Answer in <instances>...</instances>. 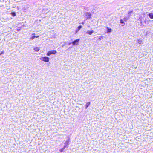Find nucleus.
Listing matches in <instances>:
<instances>
[{"mask_svg": "<svg viewBox=\"0 0 153 153\" xmlns=\"http://www.w3.org/2000/svg\"><path fill=\"white\" fill-rule=\"evenodd\" d=\"M82 24H84V23H82Z\"/></svg>", "mask_w": 153, "mask_h": 153, "instance_id": "412c9836", "label": "nucleus"}, {"mask_svg": "<svg viewBox=\"0 0 153 153\" xmlns=\"http://www.w3.org/2000/svg\"><path fill=\"white\" fill-rule=\"evenodd\" d=\"M137 42L138 43H139V44H141V43H142V41L141 40H140V39H138V40H137Z\"/></svg>", "mask_w": 153, "mask_h": 153, "instance_id": "ddd939ff", "label": "nucleus"}, {"mask_svg": "<svg viewBox=\"0 0 153 153\" xmlns=\"http://www.w3.org/2000/svg\"><path fill=\"white\" fill-rule=\"evenodd\" d=\"M82 27L81 25H79L78 27V30H79Z\"/></svg>", "mask_w": 153, "mask_h": 153, "instance_id": "dca6fc26", "label": "nucleus"}, {"mask_svg": "<svg viewBox=\"0 0 153 153\" xmlns=\"http://www.w3.org/2000/svg\"><path fill=\"white\" fill-rule=\"evenodd\" d=\"M94 32V31L93 30H92L91 31L90 30H87L86 32V33L88 34L89 35H91Z\"/></svg>", "mask_w": 153, "mask_h": 153, "instance_id": "0eeeda50", "label": "nucleus"}, {"mask_svg": "<svg viewBox=\"0 0 153 153\" xmlns=\"http://www.w3.org/2000/svg\"><path fill=\"white\" fill-rule=\"evenodd\" d=\"M85 17L86 18V19L88 18H90L91 15L89 12H87L85 14Z\"/></svg>", "mask_w": 153, "mask_h": 153, "instance_id": "20e7f679", "label": "nucleus"}, {"mask_svg": "<svg viewBox=\"0 0 153 153\" xmlns=\"http://www.w3.org/2000/svg\"><path fill=\"white\" fill-rule=\"evenodd\" d=\"M35 37H36V36H33L32 37H31V39L33 40L35 38Z\"/></svg>", "mask_w": 153, "mask_h": 153, "instance_id": "f3484780", "label": "nucleus"}, {"mask_svg": "<svg viewBox=\"0 0 153 153\" xmlns=\"http://www.w3.org/2000/svg\"><path fill=\"white\" fill-rule=\"evenodd\" d=\"M65 148H66V146H64V147H63V148H62L60 150H59L60 152H63V151H64V149Z\"/></svg>", "mask_w": 153, "mask_h": 153, "instance_id": "f8f14e48", "label": "nucleus"}, {"mask_svg": "<svg viewBox=\"0 0 153 153\" xmlns=\"http://www.w3.org/2000/svg\"><path fill=\"white\" fill-rule=\"evenodd\" d=\"M149 17L151 19H153V14L152 13H150L149 14Z\"/></svg>", "mask_w": 153, "mask_h": 153, "instance_id": "9d476101", "label": "nucleus"}, {"mask_svg": "<svg viewBox=\"0 0 153 153\" xmlns=\"http://www.w3.org/2000/svg\"><path fill=\"white\" fill-rule=\"evenodd\" d=\"M90 104V102H88L86 103L85 105V108L87 109V108L89 106Z\"/></svg>", "mask_w": 153, "mask_h": 153, "instance_id": "1a4fd4ad", "label": "nucleus"}, {"mask_svg": "<svg viewBox=\"0 0 153 153\" xmlns=\"http://www.w3.org/2000/svg\"><path fill=\"white\" fill-rule=\"evenodd\" d=\"M106 28L107 29V32L108 33H110L111 32L112 29H111V28H109L108 27H107Z\"/></svg>", "mask_w": 153, "mask_h": 153, "instance_id": "6e6552de", "label": "nucleus"}, {"mask_svg": "<svg viewBox=\"0 0 153 153\" xmlns=\"http://www.w3.org/2000/svg\"><path fill=\"white\" fill-rule=\"evenodd\" d=\"M120 23L121 24H123L124 25L125 24V23L124 22V21L122 19H121L120 20Z\"/></svg>", "mask_w": 153, "mask_h": 153, "instance_id": "4468645a", "label": "nucleus"}, {"mask_svg": "<svg viewBox=\"0 0 153 153\" xmlns=\"http://www.w3.org/2000/svg\"><path fill=\"white\" fill-rule=\"evenodd\" d=\"M57 52L56 50H51L49 51L47 54V56H50L51 54H55Z\"/></svg>", "mask_w": 153, "mask_h": 153, "instance_id": "f03ea898", "label": "nucleus"}, {"mask_svg": "<svg viewBox=\"0 0 153 153\" xmlns=\"http://www.w3.org/2000/svg\"><path fill=\"white\" fill-rule=\"evenodd\" d=\"M67 140H68L66 141L64 143L65 146H66V147L68 148V147H67V146L69 144V140H70L69 138L68 137Z\"/></svg>", "mask_w": 153, "mask_h": 153, "instance_id": "423d86ee", "label": "nucleus"}, {"mask_svg": "<svg viewBox=\"0 0 153 153\" xmlns=\"http://www.w3.org/2000/svg\"><path fill=\"white\" fill-rule=\"evenodd\" d=\"M71 44V42H70V43H68V45H70Z\"/></svg>", "mask_w": 153, "mask_h": 153, "instance_id": "a211bd4d", "label": "nucleus"}, {"mask_svg": "<svg viewBox=\"0 0 153 153\" xmlns=\"http://www.w3.org/2000/svg\"><path fill=\"white\" fill-rule=\"evenodd\" d=\"M40 60L45 62H48L49 60V58L48 57H42L40 59Z\"/></svg>", "mask_w": 153, "mask_h": 153, "instance_id": "7ed1b4c3", "label": "nucleus"}, {"mask_svg": "<svg viewBox=\"0 0 153 153\" xmlns=\"http://www.w3.org/2000/svg\"><path fill=\"white\" fill-rule=\"evenodd\" d=\"M11 14L12 16H16V13L15 12H12L11 13Z\"/></svg>", "mask_w": 153, "mask_h": 153, "instance_id": "2eb2a0df", "label": "nucleus"}, {"mask_svg": "<svg viewBox=\"0 0 153 153\" xmlns=\"http://www.w3.org/2000/svg\"><path fill=\"white\" fill-rule=\"evenodd\" d=\"M3 53V52H1V53H0V55H1Z\"/></svg>", "mask_w": 153, "mask_h": 153, "instance_id": "6ab92c4d", "label": "nucleus"}, {"mask_svg": "<svg viewBox=\"0 0 153 153\" xmlns=\"http://www.w3.org/2000/svg\"><path fill=\"white\" fill-rule=\"evenodd\" d=\"M79 39H77L73 42L72 44L73 45H78V44L79 42Z\"/></svg>", "mask_w": 153, "mask_h": 153, "instance_id": "39448f33", "label": "nucleus"}, {"mask_svg": "<svg viewBox=\"0 0 153 153\" xmlns=\"http://www.w3.org/2000/svg\"><path fill=\"white\" fill-rule=\"evenodd\" d=\"M34 50L36 51H38L39 50V48L38 47L34 48Z\"/></svg>", "mask_w": 153, "mask_h": 153, "instance_id": "9b49d317", "label": "nucleus"}, {"mask_svg": "<svg viewBox=\"0 0 153 153\" xmlns=\"http://www.w3.org/2000/svg\"><path fill=\"white\" fill-rule=\"evenodd\" d=\"M132 12V10L128 12V14L126 15L124 18V20L125 21H126L130 18L131 16V14Z\"/></svg>", "mask_w": 153, "mask_h": 153, "instance_id": "f257e3e1", "label": "nucleus"}, {"mask_svg": "<svg viewBox=\"0 0 153 153\" xmlns=\"http://www.w3.org/2000/svg\"><path fill=\"white\" fill-rule=\"evenodd\" d=\"M39 37V36H36V37H37H37Z\"/></svg>", "mask_w": 153, "mask_h": 153, "instance_id": "aec40b11", "label": "nucleus"}]
</instances>
